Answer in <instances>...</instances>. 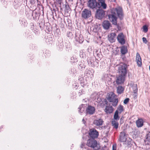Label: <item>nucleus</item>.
<instances>
[{
    "label": "nucleus",
    "instance_id": "obj_24",
    "mask_svg": "<svg viewBox=\"0 0 150 150\" xmlns=\"http://www.w3.org/2000/svg\"><path fill=\"white\" fill-rule=\"evenodd\" d=\"M124 110L123 106L120 105L118 107L117 110L116 111H117L120 114Z\"/></svg>",
    "mask_w": 150,
    "mask_h": 150
},
{
    "label": "nucleus",
    "instance_id": "obj_31",
    "mask_svg": "<svg viewBox=\"0 0 150 150\" xmlns=\"http://www.w3.org/2000/svg\"><path fill=\"white\" fill-rule=\"evenodd\" d=\"M142 39L144 42L145 43H147V41L146 38H145L143 37L142 38Z\"/></svg>",
    "mask_w": 150,
    "mask_h": 150
},
{
    "label": "nucleus",
    "instance_id": "obj_16",
    "mask_svg": "<svg viewBox=\"0 0 150 150\" xmlns=\"http://www.w3.org/2000/svg\"><path fill=\"white\" fill-rule=\"evenodd\" d=\"M116 34L115 33H112L108 35V40L111 42H115V40Z\"/></svg>",
    "mask_w": 150,
    "mask_h": 150
},
{
    "label": "nucleus",
    "instance_id": "obj_30",
    "mask_svg": "<svg viewBox=\"0 0 150 150\" xmlns=\"http://www.w3.org/2000/svg\"><path fill=\"white\" fill-rule=\"evenodd\" d=\"M129 99L128 98H126L124 101V103L125 104H127L129 102Z\"/></svg>",
    "mask_w": 150,
    "mask_h": 150
},
{
    "label": "nucleus",
    "instance_id": "obj_22",
    "mask_svg": "<svg viewBox=\"0 0 150 150\" xmlns=\"http://www.w3.org/2000/svg\"><path fill=\"white\" fill-rule=\"evenodd\" d=\"M117 93L121 94L123 93L124 88L121 86H119L117 88Z\"/></svg>",
    "mask_w": 150,
    "mask_h": 150
},
{
    "label": "nucleus",
    "instance_id": "obj_14",
    "mask_svg": "<svg viewBox=\"0 0 150 150\" xmlns=\"http://www.w3.org/2000/svg\"><path fill=\"white\" fill-rule=\"evenodd\" d=\"M107 6V5L105 3L104 0H99L98 1L97 8H101L103 9H105Z\"/></svg>",
    "mask_w": 150,
    "mask_h": 150
},
{
    "label": "nucleus",
    "instance_id": "obj_32",
    "mask_svg": "<svg viewBox=\"0 0 150 150\" xmlns=\"http://www.w3.org/2000/svg\"><path fill=\"white\" fill-rule=\"evenodd\" d=\"M112 150H116L117 147L116 144H113L112 146Z\"/></svg>",
    "mask_w": 150,
    "mask_h": 150
},
{
    "label": "nucleus",
    "instance_id": "obj_29",
    "mask_svg": "<svg viewBox=\"0 0 150 150\" xmlns=\"http://www.w3.org/2000/svg\"><path fill=\"white\" fill-rule=\"evenodd\" d=\"M67 37L69 39H72L73 37V35L71 32H70L68 33L67 34Z\"/></svg>",
    "mask_w": 150,
    "mask_h": 150
},
{
    "label": "nucleus",
    "instance_id": "obj_11",
    "mask_svg": "<svg viewBox=\"0 0 150 150\" xmlns=\"http://www.w3.org/2000/svg\"><path fill=\"white\" fill-rule=\"evenodd\" d=\"M105 11L103 10H98L96 14V17L98 19H101L104 17Z\"/></svg>",
    "mask_w": 150,
    "mask_h": 150
},
{
    "label": "nucleus",
    "instance_id": "obj_4",
    "mask_svg": "<svg viewBox=\"0 0 150 150\" xmlns=\"http://www.w3.org/2000/svg\"><path fill=\"white\" fill-rule=\"evenodd\" d=\"M118 71L119 75L126 76L127 73V66L125 64L120 65L118 68Z\"/></svg>",
    "mask_w": 150,
    "mask_h": 150
},
{
    "label": "nucleus",
    "instance_id": "obj_7",
    "mask_svg": "<svg viewBox=\"0 0 150 150\" xmlns=\"http://www.w3.org/2000/svg\"><path fill=\"white\" fill-rule=\"evenodd\" d=\"M126 76L119 75L116 77L115 81L118 84H121L123 83L125 80Z\"/></svg>",
    "mask_w": 150,
    "mask_h": 150
},
{
    "label": "nucleus",
    "instance_id": "obj_27",
    "mask_svg": "<svg viewBox=\"0 0 150 150\" xmlns=\"http://www.w3.org/2000/svg\"><path fill=\"white\" fill-rule=\"evenodd\" d=\"M143 31L145 33L147 32L148 31V27L147 25H145L143 26Z\"/></svg>",
    "mask_w": 150,
    "mask_h": 150
},
{
    "label": "nucleus",
    "instance_id": "obj_19",
    "mask_svg": "<svg viewBox=\"0 0 150 150\" xmlns=\"http://www.w3.org/2000/svg\"><path fill=\"white\" fill-rule=\"evenodd\" d=\"M136 123L137 126L138 127H142L143 126L144 124L143 119L142 118H138L136 121Z\"/></svg>",
    "mask_w": 150,
    "mask_h": 150
},
{
    "label": "nucleus",
    "instance_id": "obj_10",
    "mask_svg": "<svg viewBox=\"0 0 150 150\" xmlns=\"http://www.w3.org/2000/svg\"><path fill=\"white\" fill-rule=\"evenodd\" d=\"M118 42L121 44L124 45L125 43V36L122 33H120L117 37Z\"/></svg>",
    "mask_w": 150,
    "mask_h": 150
},
{
    "label": "nucleus",
    "instance_id": "obj_6",
    "mask_svg": "<svg viewBox=\"0 0 150 150\" xmlns=\"http://www.w3.org/2000/svg\"><path fill=\"white\" fill-rule=\"evenodd\" d=\"M89 135L92 139H94L97 138L99 135L98 132L96 129H92L89 131Z\"/></svg>",
    "mask_w": 150,
    "mask_h": 150
},
{
    "label": "nucleus",
    "instance_id": "obj_20",
    "mask_svg": "<svg viewBox=\"0 0 150 150\" xmlns=\"http://www.w3.org/2000/svg\"><path fill=\"white\" fill-rule=\"evenodd\" d=\"M102 25L104 29H108L110 26V23L108 21H104Z\"/></svg>",
    "mask_w": 150,
    "mask_h": 150
},
{
    "label": "nucleus",
    "instance_id": "obj_2",
    "mask_svg": "<svg viewBox=\"0 0 150 150\" xmlns=\"http://www.w3.org/2000/svg\"><path fill=\"white\" fill-rule=\"evenodd\" d=\"M86 145L94 150H98L100 147L99 145L98 144L97 141L93 139H88L87 140Z\"/></svg>",
    "mask_w": 150,
    "mask_h": 150
},
{
    "label": "nucleus",
    "instance_id": "obj_33",
    "mask_svg": "<svg viewBox=\"0 0 150 150\" xmlns=\"http://www.w3.org/2000/svg\"><path fill=\"white\" fill-rule=\"evenodd\" d=\"M82 39V40H81V42H80V41H79V42H80V43H82V42H83V39L82 38V39Z\"/></svg>",
    "mask_w": 150,
    "mask_h": 150
},
{
    "label": "nucleus",
    "instance_id": "obj_34",
    "mask_svg": "<svg viewBox=\"0 0 150 150\" xmlns=\"http://www.w3.org/2000/svg\"><path fill=\"white\" fill-rule=\"evenodd\" d=\"M149 70L150 71V66H149Z\"/></svg>",
    "mask_w": 150,
    "mask_h": 150
},
{
    "label": "nucleus",
    "instance_id": "obj_23",
    "mask_svg": "<svg viewBox=\"0 0 150 150\" xmlns=\"http://www.w3.org/2000/svg\"><path fill=\"white\" fill-rule=\"evenodd\" d=\"M127 51V48L126 47L123 46L121 48L120 52L122 54H125Z\"/></svg>",
    "mask_w": 150,
    "mask_h": 150
},
{
    "label": "nucleus",
    "instance_id": "obj_35",
    "mask_svg": "<svg viewBox=\"0 0 150 150\" xmlns=\"http://www.w3.org/2000/svg\"><path fill=\"white\" fill-rule=\"evenodd\" d=\"M130 140H132V139H130Z\"/></svg>",
    "mask_w": 150,
    "mask_h": 150
},
{
    "label": "nucleus",
    "instance_id": "obj_12",
    "mask_svg": "<svg viewBox=\"0 0 150 150\" xmlns=\"http://www.w3.org/2000/svg\"><path fill=\"white\" fill-rule=\"evenodd\" d=\"M127 135L128 134H126L124 131L121 132L120 135V141L121 142H125L127 139Z\"/></svg>",
    "mask_w": 150,
    "mask_h": 150
},
{
    "label": "nucleus",
    "instance_id": "obj_5",
    "mask_svg": "<svg viewBox=\"0 0 150 150\" xmlns=\"http://www.w3.org/2000/svg\"><path fill=\"white\" fill-rule=\"evenodd\" d=\"M104 103V105H107L104 111L107 114L111 113L114 110V108L111 106H110V105H108V102L106 99H105L103 102Z\"/></svg>",
    "mask_w": 150,
    "mask_h": 150
},
{
    "label": "nucleus",
    "instance_id": "obj_15",
    "mask_svg": "<svg viewBox=\"0 0 150 150\" xmlns=\"http://www.w3.org/2000/svg\"><path fill=\"white\" fill-rule=\"evenodd\" d=\"M86 113L89 115H92L94 114L95 111L94 107L91 105H88L86 110Z\"/></svg>",
    "mask_w": 150,
    "mask_h": 150
},
{
    "label": "nucleus",
    "instance_id": "obj_13",
    "mask_svg": "<svg viewBox=\"0 0 150 150\" xmlns=\"http://www.w3.org/2000/svg\"><path fill=\"white\" fill-rule=\"evenodd\" d=\"M108 18L112 24L115 25H117V18L116 16L113 15V14L109 15Z\"/></svg>",
    "mask_w": 150,
    "mask_h": 150
},
{
    "label": "nucleus",
    "instance_id": "obj_18",
    "mask_svg": "<svg viewBox=\"0 0 150 150\" xmlns=\"http://www.w3.org/2000/svg\"><path fill=\"white\" fill-rule=\"evenodd\" d=\"M103 121L101 119L95 120L93 122V124L96 126H100L103 125Z\"/></svg>",
    "mask_w": 150,
    "mask_h": 150
},
{
    "label": "nucleus",
    "instance_id": "obj_8",
    "mask_svg": "<svg viewBox=\"0 0 150 150\" xmlns=\"http://www.w3.org/2000/svg\"><path fill=\"white\" fill-rule=\"evenodd\" d=\"M91 15V11L87 9H85L82 12V17L85 19L89 18Z\"/></svg>",
    "mask_w": 150,
    "mask_h": 150
},
{
    "label": "nucleus",
    "instance_id": "obj_1",
    "mask_svg": "<svg viewBox=\"0 0 150 150\" xmlns=\"http://www.w3.org/2000/svg\"><path fill=\"white\" fill-rule=\"evenodd\" d=\"M107 98L110 102H112V105L113 106H117L118 100L117 98V96L113 92H110L108 93Z\"/></svg>",
    "mask_w": 150,
    "mask_h": 150
},
{
    "label": "nucleus",
    "instance_id": "obj_9",
    "mask_svg": "<svg viewBox=\"0 0 150 150\" xmlns=\"http://www.w3.org/2000/svg\"><path fill=\"white\" fill-rule=\"evenodd\" d=\"M98 2L96 0H89L88 1V7L91 8H97L98 7Z\"/></svg>",
    "mask_w": 150,
    "mask_h": 150
},
{
    "label": "nucleus",
    "instance_id": "obj_28",
    "mask_svg": "<svg viewBox=\"0 0 150 150\" xmlns=\"http://www.w3.org/2000/svg\"><path fill=\"white\" fill-rule=\"evenodd\" d=\"M146 142H148L147 144L150 143V135L147 134L146 136V138L145 139Z\"/></svg>",
    "mask_w": 150,
    "mask_h": 150
},
{
    "label": "nucleus",
    "instance_id": "obj_21",
    "mask_svg": "<svg viewBox=\"0 0 150 150\" xmlns=\"http://www.w3.org/2000/svg\"><path fill=\"white\" fill-rule=\"evenodd\" d=\"M112 125L113 128L117 129L119 125V123L118 122H117V120H112Z\"/></svg>",
    "mask_w": 150,
    "mask_h": 150
},
{
    "label": "nucleus",
    "instance_id": "obj_26",
    "mask_svg": "<svg viewBox=\"0 0 150 150\" xmlns=\"http://www.w3.org/2000/svg\"><path fill=\"white\" fill-rule=\"evenodd\" d=\"M133 89L134 93H137L138 91V88L137 84L133 87Z\"/></svg>",
    "mask_w": 150,
    "mask_h": 150
},
{
    "label": "nucleus",
    "instance_id": "obj_17",
    "mask_svg": "<svg viewBox=\"0 0 150 150\" xmlns=\"http://www.w3.org/2000/svg\"><path fill=\"white\" fill-rule=\"evenodd\" d=\"M136 60L138 66L141 67L142 65V59L140 54L138 52L136 54Z\"/></svg>",
    "mask_w": 150,
    "mask_h": 150
},
{
    "label": "nucleus",
    "instance_id": "obj_3",
    "mask_svg": "<svg viewBox=\"0 0 150 150\" xmlns=\"http://www.w3.org/2000/svg\"><path fill=\"white\" fill-rule=\"evenodd\" d=\"M112 13L116 15L117 14L118 17L121 20L123 19L124 14L122 8L120 6H117L114 9L112 12Z\"/></svg>",
    "mask_w": 150,
    "mask_h": 150
},
{
    "label": "nucleus",
    "instance_id": "obj_25",
    "mask_svg": "<svg viewBox=\"0 0 150 150\" xmlns=\"http://www.w3.org/2000/svg\"><path fill=\"white\" fill-rule=\"evenodd\" d=\"M119 113L117 111H116L114 113V119L113 120H119L120 118L118 116V113Z\"/></svg>",
    "mask_w": 150,
    "mask_h": 150
}]
</instances>
